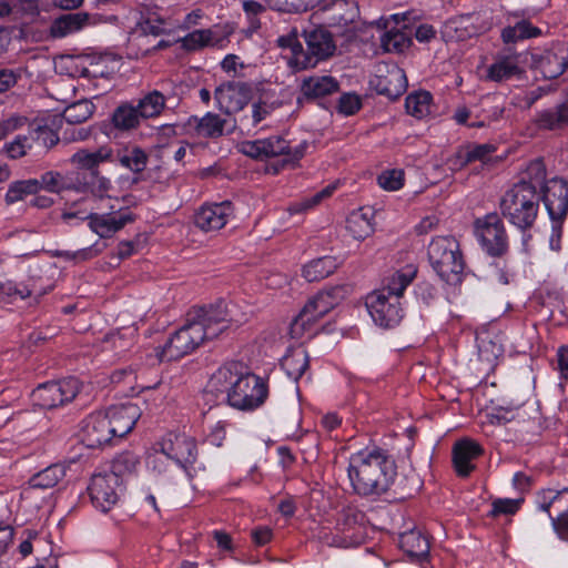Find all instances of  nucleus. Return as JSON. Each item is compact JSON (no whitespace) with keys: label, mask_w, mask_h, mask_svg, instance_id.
Returning <instances> with one entry per match:
<instances>
[{"label":"nucleus","mask_w":568,"mask_h":568,"mask_svg":"<svg viewBox=\"0 0 568 568\" xmlns=\"http://www.w3.org/2000/svg\"><path fill=\"white\" fill-rule=\"evenodd\" d=\"M495 151V148L491 144H478L468 146L465 149H460L456 152V154L449 160L453 168L462 169L470 162L474 161H485L487 156Z\"/></svg>","instance_id":"37"},{"label":"nucleus","mask_w":568,"mask_h":568,"mask_svg":"<svg viewBox=\"0 0 568 568\" xmlns=\"http://www.w3.org/2000/svg\"><path fill=\"white\" fill-rule=\"evenodd\" d=\"M310 365L308 353L304 348L290 351L281 361L282 368L287 376L297 382L307 371Z\"/></svg>","instance_id":"34"},{"label":"nucleus","mask_w":568,"mask_h":568,"mask_svg":"<svg viewBox=\"0 0 568 568\" xmlns=\"http://www.w3.org/2000/svg\"><path fill=\"white\" fill-rule=\"evenodd\" d=\"M354 491L359 496H379L386 493L396 476V465L381 448L352 454L347 467Z\"/></svg>","instance_id":"1"},{"label":"nucleus","mask_w":568,"mask_h":568,"mask_svg":"<svg viewBox=\"0 0 568 568\" xmlns=\"http://www.w3.org/2000/svg\"><path fill=\"white\" fill-rule=\"evenodd\" d=\"M65 476V468L60 464H53L34 474L29 479V485L34 489H50L57 486Z\"/></svg>","instance_id":"38"},{"label":"nucleus","mask_w":568,"mask_h":568,"mask_svg":"<svg viewBox=\"0 0 568 568\" xmlns=\"http://www.w3.org/2000/svg\"><path fill=\"white\" fill-rule=\"evenodd\" d=\"M381 43L385 51L400 53L409 48L412 38L402 29H390L382 36Z\"/></svg>","instance_id":"50"},{"label":"nucleus","mask_w":568,"mask_h":568,"mask_svg":"<svg viewBox=\"0 0 568 568\" xmlns=\"http://www.w3.org/2000/svg\"><path fill=\"white\" fill-rule=\"evenodd\" d=\"M362 108L358 95L354 93H344L338 100V112L344 115H353Z\"/></svg>","instance_id":"60"},{"label":"nucleus","mask_w":568,"mask_h":568,"mask_svg":"<svg viewBox=\"0 0 568 568\" xmlns=\"http://www.w3.org/2000/svg\"><path fill=\"white\" fill-rule=\"evenodd\" d=\"M478 20L479 17L475 13L462 14L449 19L445 27L447 32H454V34H452L453 38L458 41H465L479 34L485 29L484 27L477 26Z\"/></svg>","instance_id":"31"},{"label":"nucleus","mask_w":568,"mask_h":568,"mask_svg":"<svg viewBox=\"0 0 568 568\" xmlns=\"http://www.w3.org/2000/svg\"><path fill=\"white\" fill-rule=\"evenodd\" d=\"M31 149L29 138L26 135H18L16 139L3 146V152L10 159H19L27 154V150Z\"/></svg>","instance_id":"58"},{"label":"nucleus","mask_w":568,"mask_h":568,"mask_svg":"<svg viewBox=\"0 0 568 568\" xmlns=\"http://www.w3.org/2000/svg\"><path fill=\"white\" fill-rule=\"evenodd\" d=\"M346 230L355 240H365L373 232L374 227L368 216L362 211L353 212L346 220Z\"/></svg>","instance_id":"45"},{"label":"nucleus","mask_w":568,"mask_h":568,"mask_svg":"<svg viewBox=\"0 0 568 568\" xmlns=\"http://www.w3.org/2000/svg\"><path fill=\"white\" fill-rule=\"evenodd\" d=\"M141 119L136 105L122 103L113 111L111 122L120 131H130L139 126Z\"/></svg>","instance_id":"36"},{"label":"nucleus","mask_w":568,"mask_h":568,"mask_svg":"<svg viewBox=\"0 0 568 568\" xmlns=\"http://www.w3.org/2000/svg\"><path fill=\"white\" fill-rule=\"evenodd\" d=\"M432 94L427 91H418L409 94L405 100L408 114L416 119H423L430 113Z\"/></svg>","instance_id":"47"},{"label":"nucleus","mask_w":568,"mask_h":568,"mask_svg":"<svg viewBox=\"0 0 568 568\" xmlns=\"http://www.w3.org/2000/svg\"><path fill=\"white\" fill-rule=\"evenodd\" d=\"M546 165L541 159L531 161L524 173L523 179L518 183H525L534 186L535 191L540 192L548 180L546 179Z\"/></svg>","instance_id":"49"},{"label":"nucleus","mask_w":568,"mask_h":568,"mask_svg":"<svg viewBox=\"0 0 568 568\" xmlns=\"http://www.w3.org/2000/svg\"><path fill=\"white\" fill-rule=\"evenodd\" d=\"M278 47L290 49L292 57L290 58V65L296 70H305L312 67V61L306 57L303 45L297 39V34L292 32L287 36L280 37L277 40Z\"/></svg>","instance_id":"35"},{"label":"nucleus","mask_w":568,"mask_h":568,"mask_svg":"<svg viewBox=\"0 0 568 568\" xmlns=\"http://www.w3.org/2000/svg\"><path fill=\"white\" fill-rule=\"evenodd\" d=\"M551 526L557 537L568 542V506L556 517H550Z\"/></svg>","instance_id":"61"},{"label":"nucleus","mask_w":568,"mask_h":568,"mask_svg":"<svg viewBox=\"0 0 568 568\" xmlns=\"http://www.w3.org/2000/svg\"><path fill=\"white\" fill-rule=\"evenodd\" d=\"M244 369L241 362H229L214 372L204 392L206 404H223V396L231 393Z\"/></svg>","instance_id":"11"},{"label":"nucleus","mask_w":568,"mask_h":568,"mask_svg":"<svg viewBox=\"0 0 568 568\" xmlns=\"http://www.w3.org/2000/svg\"><path fill=\"white\" fill-rule=\"evenodd\" d=\"M194 120L196 133L206 139L220 138L225 132L232 133L237 124L236 120L230 123L227 119L221 118L219 114L212 112H207L202 118H195Z\"/></svg>","instance_id":"28"},{"label":"nucleus","mask_w":568,"mask_h":568,"mask_svg":"<svg viewBox=\"0 0 568 568\" xmlns=\"http://www.w3.org/2000/svg\"><path fill=\"white\" fill-rule=\"evenodd\" d=\"M253 88L242 81H229L214 90V99L219 109L227 115L242 111L251 101Z\"/></svg>","instance_id":"13"},{"label":"nucleus","mask_w":568,"mask_h":568,"mask_svg":"<svg viewBox=\"0 0 568 568\" xmlns=\"http://www.w3.org/2000/svg\"><path fill=\"white\" fill-rule=\"evenodd\" d=\"M307 149V142L304 141L292 148L282 136L274 135L267 139L247 141L243 143L242 151L252 159H265L284 155L282 165L294 164L300 161Z\"/></svg>","instance_id":"6"},{"label":"nucleus","mask_w":568,"mask_h":568,"mask_svg":"<svg viewBox=\"0 0 568 568\" xmlns=\"http://www.w3.org/2000/svg\"><path fill=\"white\" fill-rule=\"evenodd\" d=\"M338 267L336 257L323 256L304 265L302 274L307 282H317L333 274Z\"/></svg>","instance_id":"33"},{"label":"nucleus","mask_w":568,"mask_h":568,"mask_svg":"<svg viewBox=\"0 0 568 568\" xmlns=\"http://www.w3.org/2000/svg\"><path fill=\"white\" fill-rule=\"evenodd\" d=\"M192 323L204 333L205 341L216 338L230 323L227 305L220 301L216 304L193 308L187 313Z\"/></svg>","instance_id":"10"},{"label":"nucleus","mask_w":568,"mask_h":568,"mask_svg":"<svg viewBox=\"0 0 568 568\" xmlns=\"http://www.w3.org/2000/svg\"><path fill=\"white\" fill-rule=\"evenodd\" d=\"M141 33L144 36L159 37L169 33L166 22L156 12L151 11L148 7L141 10V18L136 23Z\"/></svg>","instance_id":"42"},{"label":"nucleus","mask_w":568,"mask_h":568,"mask_svg":"<svg viewBox=\"0 0 568 568\" xmlns=\"http://www.w3.org/2000/svg\"><path fill=\"white\" fill-rule=\"evenodd\" d=\"M366 307L373 321L383 328H393L403 318V308L397 297H388L384 291L368 295Z\"/></svg>","instance_id":"14"},{"label":"nucleus","mask_w":568,"mask_h":568,"mask_svg":"<svg viewBox=\"0 0 568 568\" xmlns=\"http://www.w3.org/2000/svg\"><path fill=\"white\" fill-rule=\"evenodd\" d=\"M161 453L184 469L193 465L197 457V448L194 438L184 434H170L161 444Z\"/></svg>","instance_id":"18"},{"label":"nucleus","mask_w":568,"mask_h":568,"mask_svg":"<svg viewBox=\"0 0 568 568\" xmlns=\"http://www.w3.org/2000/svg\"><path fill=\"white\" fill-rule=\"evenodd\" d=\"M116 160L133 173H141L146 166L148 154L141 148L132 146L118 152Z\"/></svg>","instance_id":"44"},{"label":"nucleus","mask_w":568,"mask_h":568,"mask_svg":"<svg viewBox=\"0 0 568 568\" xmlns=\"http://www.w3.org/2000/svg\"><path fill=\"white\" fill-rule=\"evenodd\" d=\"M111 161H113V150L105 145L94 151L81 149L70 158L73 165L79 170L88 171L90 176H98L100 164Z\"/></svg>","instance_id":"25"},{"label":"nucleus","mask_w":568,"mask_h":568,"mask_svg":"<svg viewBox=\"0 0 568 568\" xmlns=\"http://www.w3.org/2000/svg\"><path fill=\"white\" fill-rule=\"evenodd\" d=\"M170 95L162 91L153 90L139 100L136 108L142 119L154 118L161 114Z\"/></svg>","instance_id":"39"},{"label":"nucleus","mask_w":568,"mask_h":568,"mask_svg":"<svg viewBox=\"0 0 568 568\" xmlns=\"http://www.w3.org/2000/svg\"><path fill=\"white\" fill-rule=\"evenodd\" d=\"M79 436L82 444L92 449L100 448L114 438L104 412H97L84 418L81 423Z\"/></svg>","instance_id":"17"},{"label":"nucleus","mask_w":568,"mask_h":568,"mask_svg":"<svg viewBox=\"0 0 568 568\" xmlns=\"http://www.w3.org/2000/svg\"><path fill=\"white\" fill-rule=\"evenodd\" d=\"M417 274V268L413 265H407L405 268L397 271L389 278L384 293L387 291L388 297H399L403 295L406 287L413 282Z\"/></svg>","instance_id":"41"},{"label":"nucleus","mask_w":568,"mask_h":568,"mask_svg":"<svg viewBox=\"0 0 568 568\" xmlns=\"http://www.w3.org/2000/svg\"><path fill=\"white\" fill-rule=\"evenodd\" d=\"M27 122L26 116L11 115L0 122V140L4 139L9 133L23 126Z\"/></svg>","instance_id":"64"},{"label":"nucleus","mask_w":568,"mask_h":568,"mask_svg":"<svg viewBox=\"0 0 568 568\" xmlns=\"http://www.w3.org/2000/svg\"><path fill=\"white\" fill-rule=\"evenodd\" d=\"M369 85L377 94L390 101L397 100L407 89L405 71L396 64H382L377 73L371 79Z\"/></svg>","instance_id":"15"},{"label":"nucleus","mask_w":568,"mask_h":568,"mask_svg":"<svg viewBox=\"0 0 568 568\" xmlns=\"http://www.w3.org/2000/svg\"><path fill=\"white\" fill-rule=\"evenodd\" d=\"M400 549L412 559L420 561L429 554V540L417 529H410L399 535Z\"/></svg>","instance_id":"29"},{"label":"nucleus","mask_w":568,"mask_h":568,"mask_svg":"<svg viewBox=\"0 0 568 568\" xmlns=\"http://www.w3.org/2000/svg\"><path fill=\"white\" fill-rule=\"evenodd\" d=\"M536 123L540 129L559 130L568 126V98L555 108L537 114Z\"/></svg>","instance_id":"32"},{"label":"nucleus","mask_w":568,"mask_h":568,"mask_svg":"<svg viewBox=\"0 0 568 568\" xmlns=\"http://www.w3.org/2000/svg\"><path fill=\"white\" fill-rule=\"evenodd\" d=\"M94 104L88 100H80L68 105L62 112V119L68 124H80L90 119L94 112Z\"/></svg>","instance_id":"46"},{"label":"nucleus","mask_w":568,"mask_h":568,"mask_svg":"<svg viewBox=\"0 0 568 568\" xmlns=\"http://www.w3.org/2000/svg\"><path fill=\"white\" fill-rule=\"evenodd\" d=\"M232 214V204L229 201L203 205L194 215V223L201 230L217 231L221 230Z\"/></svg>","instance_id":"21"},{"label":"nucleus","mask_w":568,"mask_h":568,"mask_svg":"<svg viewBox=\"0 0 568 568\" xmlns=\"http://www.w3.org/2000/svg\"><path fill=\"white\" fill-rule=\"evenodd\" d=\"M38 186L39 183L36 179L14 181L10 183L4 201L10 205L24 200L28 195H36L38 193Z\"/></svg>","instance_id":"48"},{"label":"nucleus","mask_w":568,"mask_h":568,"mask_svg":"<svg viewBox=\"0 0 568 568\" xmlns=\"http://www.w3.org/2000/svg\"><path fill=\"white\" fill-rule=\"evenodd\" d=\"M90 14L87 12L65 13L55 18L50 26L52 38H64L81 30L88 24Z\"/></svg>","instance_id":"30"},{"label":"nucleus","mask_w":568,"mask_h":568,"mask_svg":"<svg viewBox=\"0 0 568 568\" xmlns=\"http://www.w3.org/2000/svg\"><path fill=\"white\" fill-rule=\"evenodd\" d=\"M523 499H496L493 501L489 516L497 517L499 515H514L520 507Z\"/></svg>","instance_id":"59"},{"label":"nucleus","mask_w":568,"mask_h":568,"mask_svg":"<svg viewBox=\"0 0 568 568\" xmlns=\"http://www.w3.org/2000/svg\"><path fill=\"white\" fill-rule=\"evenodd\" d=\"M351 292L348 285L342 284L325 288L311 298L290 326L293 338H300L305 332L329 311L337 306Z\"/></svg>","instance_id":"4"},{"label":"nucleus","mask_w":568,"mask_h":568,"mask_svg":"<svg viewBox=\"0 0 568 568\" xmlns=\"http://www.w3.org/2000/svg\"><path fill=\"white\" fill-rule=\"evenodd\" d=\"M271 113V106L264 101H257L252 105L251 116L244 115L240 119L241 126H255Z\"/></svg>","instance_id":"57"},{"label":"nucleus","mask_w":568,"mask_h":568,"mask_svg":"<svg viewBox=\"0 0 568 568\" xmlns=\"http://www.w3.org/2000/svg\"><path fill=\"white\" fill-rule=\"evenodd\" d=\"M405 173L402 169L383 171L378 178V185L386 191H397L404 185Z\"/></svg>","instance_id":"54"},{"label":"nucleus","mask_w":568,"mask_h":568,"mask_svg":"<svg viewBox=\"0 0 568 568\" xmlns=\"http://www.w3.org/2000/svg\"><path fill=\"white\" fill-rule=\"evenodd\" d=\"M325 20L331 27H346L358 17V8L351 0H332L323 8Z\"/></svg>","instance_id":"27"},{"label":"nucleus","mask_w":568,"mask_h":568,"mask_svg":"<svg viewBox=\"0 0 568 568\" xmlns=\"http://www.w3.org/2000/svg\"><path fill=\"white\" fill-rule=\"evenodd\" d=\"M540 193L525 183H516L500 200L501 214L515 226L526 231L532 227L538 215Z\"/></svg>","instance_id":"2"},{"label":"nucleus","mask_w":568,"mask_h":568,"mask_svg":"<svg viewBox=\"0 0 568 568\" xmlns=\"http://www.w3.org/2000/svg\"><path fill=\"white\" fill-rule=\"evenodd\" d=\"M84 186L94 195L102 197L111 189V181L98 173V176H90V181L85 182Z\"/></svg>","instance_id":"63"},{"label":"nucleus","mask_w":568,"mask_h":568,"mask_svg":"<svg viewBox=\"0 0 568 568\" xmlns=\"http://www.w3.org/2000/svg\"><path fill=\"white\" fill-rule=\"evenodd\" d=\"M34 134L36 140L47 149H51L60 141L58 133L48 126H38Z\"/></svg>","instance_id":"62"},{"label":"nucleus","mask_w":568,"mask_h":568,"mask_svg":"<svg viewBox=\"0 0 568 568\" xmlns=\"http://www.w3.org/2000/svg\"><path fill=\"white\" fill-rule=\"evenodd\" d=\"M339 91L338 81L331 75H315L305 78L301 84L302 95L297 98V103L302 104L304 100H317L332 95Z\"/></svg>","instance_id":"22"},{"label":"nucleus","mask_w":568,"mask_h":568,"mask_svg":"<svg viewBox=\"0 0 568 568\" xmlns=\"http://www.w3.org/2000/svg\"><path fill=\"white\" fill-rule=\"evenodd\" d=\"M133 346V334L126 335L121 332H113L102 341V351L113 353L116 358L123 357Z\"/></svg>","instance_id":"43"},{"label":"nucleus","mask_w":568,"mask_h":568,"mask_svg":"<svg viewBox=\"0 0 568 568\" xmlns=\"http://www.w3.org/2000/svg\"><path fill=\"white\" fill-rule=\"evenodd\" d=\"M31 293L27 286L19 287L11 281L0 282V301L12 302L17 297L24 300Z\"/></svg>","instance_id":"56"},{"label":"nucleus","mask_w":568,"mask_h":568,"mask_svg":"<svg viewBox=\"0 0 568 568\" xmlns=\"http://www.w3.org/2000/svg\"><path fill=\"white\" fill-rule=\"evenodd\" d=\"M268 395L267 385L260 376L247 372L245 368L240 374L239 382L235 383L231 393L223 396V404L239 409L253 410L260 407Z\"/></svg>","instance_id":"5"},{"label":"nucleus","mask_w":568,"mask_h":568,"mask_svg":"<svg viewBox=\"0 0 568 568\" xmlns=\"http://www.w3.org/2000/svg\"><path fill=\"white\" fill-rule=\"evenodd\" d=\"M187 317L185 324L175 331L162 347L161 361H178L205 342L204 333Z\"/></svg>","instance_id":"8"},{"label":"nucleus","mask_w":568,"mask_h":568,"mask_svg":"<svg viewBox=\"0 0 568 568\" xmlns=\"http://www.w3.org/2000/svg\"><path fill=\"white\" fill-rule=\"evenodd\" d=\"M475 233L483 250L491 257H503L508 252V236L503 220L489 213L475 222Z\"/></svg>","instance_id":"7"},{"label":"nucleus","mask_w":568,"mask_h":568,"mask_svg":"<svg viewBox=\"0 0 568 568\" xmlns=\"http://www.w3.org/2000/svg\"><path fill=\"white\" fill-rule=\"evenodd\" d=\"M139 463V457L133 453H122L113 460L111 473H116L120 477L124 473L132 474L136 470Z\"/></svg>","instance_id":"55"},{"label":"nucleus","mask_w":568,"mask_h":568,"mask_svg":"<svg viewBox=\"0 0 568 568\" xmlns=\"http://www.w3.org/2000/svg\"><path fill=\"white\" fill-rule=\"evenodd\" d=\"M89 493L92 504L103 513H108L119 500L122 489V479L116 473L93 475Z\"/></svg>","instance_id":"12"},{"label":"nucleus","mask_w":568,"mask_h":568,"mask_svg":"<svg viewBox=\"0 0 568 568\" xmlns=\"http://www.w3.org/2000/svg\"><path fill=\"white\" fill-rule=\"evenodd\" d=\"M104 414L110 422L113 437L122 438L133 429L140 417V409L135 404L128 403L111 406Z\"/></svg>","instance_id":"20"},{"label":"nucleus","mask_w":568,"mask_h":568,"mask_svg":"<svg viewBox=\"0 0 568 568\" xmlns=\"http://www.w3.org/2000/svg\"><path fill=\"white\" fill-rule=\"evenodd\" d=\"M483 454L480 445L470 439L457 442L453 448V464L460 477H467L475 469L473 460Z\"/></svg>","instance_id":"23"},{"label":"nucleus","mask_w":568,"mask_h":568,"mask_svg":"<svg viewBox=\"0 0 568 568\" xmlns=\"http://www.w3.org/2000/svg\"><path fill=\"white\" fill-rule=\"evenodd\" d=\"M538 68L545 79H557L568 70V45L560 44L555 49L545 51L539 60Z\"/></svg>","instance_id":"26"},{"label":"nucleus","mask_w":568,"mask_h":568,"mask_svg":"<svg viewBox=\"0 0 568 568\" xmlns=\"http://www.w3.org/2000/svg\"><path fill=\"white\" fill-rule=\"evenodd\" d=\"M541 34L539 28L534 27L527 20L518 21L514 27H507L501 32L504 42L510 43L518 40L529 39Z\"/></svg>","instance_id":"51"},{"label":"nucleus","mask_w":568,"mask_h":568,"mask_svg":"<svg viewBox=\"0 0 568 568\" xmlns=\"http://www.w3.org/2000/svg\"><path fill=\"white\" fill-rule=\"evenodd\" d=\"M304 40L307 45L305 54L313 62L311 68L333 55L336 50L331 32L322 27L304 31Z\"/></svg>","instance_id":"19"},{"label":"nucleus","mask_w":568,"mask_h":568,"mask_svg":"<svg viewBox=\"0 0 568 568\" xmlns=\"http://www.w3.org/2000/svg\"><path fill=\"white\" fill-rule=\"evenodd\" d=\"M213 40V32L210 29L194 30L182 38V48L187 51H195L209 45Z\"/></svg>","instance_id":"53"},{"label":"nucleus","mask_w":568,"mask_h":568,"mask_svg":"<svg viewBox=\"0 0 568 568\" xmlns=\"http://www.w3.org/2000/svg\"><path fill=\"white\" fill-rule=\"evenodd\" d=\"M39 183L38 192L44 190L51 193H60L65 190L81 191L84 186H77L74 183L64 178L60 172L48 171L36 179Z\"/></svg>","instance_id":"40"},{"label":"nucleus","mask_w":568,"mask_h":568,"mask_svg":"<svg viewBox=\"0 0 568 568\" xmlns=\"http://www.w3.org/2000/svg\"><path fill=\"white\" fill-rule=\"evenodd\" d=\"M520 73L521 69L513 58L500 59L488 69V78L496 82L508 80Z\"/></svg>","instance_id":"52"},{"label":"nucleus","mask_w":568,"mask_h":568,"mask_svg":"<svg viewBox=\"0 0 568 568\" xmlns=\"http://www.w3.org/2000/svg\"><path fill=\"white\" fill-rule=\"evenodd\" d=\"M79 219L82 221L89 220V227L102 239L111 237L114 233L124 227V225L134 220L131 213L120 214L119 216L90 213Z\"/></svg>","instance_id":"24"},{"label":"nucleus","mask_w":568,"mask_h":568,"mask_svg":"<svg viewBox=\"0 0 568 568\" xmlns=\"http://www.w3.org/2000/svg\"><path fill=\"white\" fill-rule=\"evenodd\" d=\"M81 383L75 377L47 382L32 392L33 400L44 409H52L73 400L81 389Z\"/></svg>","instance_id":"9"},{"label":"nucleus","mask_w":568,"mask_h":568,"mask_svg":"<svg viewBox=\"0 0 568 568\" xmlns=\"http://www.w3.org/2000/svg\"><path fill=\"white\" fill-rule=\"evenodd\" d=\"M427 255L433 270L444 282L452 285L462 282L465 262L459 243L454 236L433 239Z\"/></svg>","instance_id":"3"},{"label":"nucleus","mask_w":568,"mask_h":568,"mask_svg":"<svg viewBox=\"0 0 568 568\" xmlns=\"http://www.w3.org/2000/svg\"><path fill=\"white\" fill-rule=\"evenodd\" d=\"M539 193L550 221H565L568 214V181L552 178Z\"/></svg>","instance_id":"16"}]
</instances>
